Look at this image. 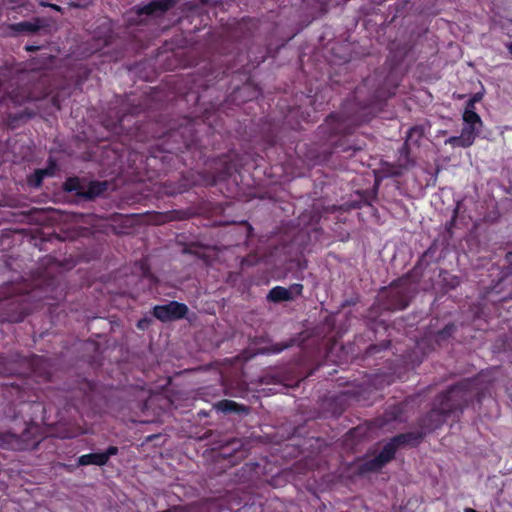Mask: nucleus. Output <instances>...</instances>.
<instances>
[{"mask_svg": "<svg viewBox=\"0 0 512 512\" xmlns=\"http://www.w3.org/2000/svg\"><path fill=\"white\" fill-rule=\"evenodd\" d=\"M374 82L372 77L364 79L357 86L351 98L344 101L339 113H332L318 127V136L330 147L329 154L345 153L349 156L361 151L365 143L358 139L353 131L363 123L369 122L375 108L396 94L397 83L386 78L383 85L369 91Z\"/></svg>", "mask_w": 512, "mask_h": 512, "instance_id": "1", "label": "nucleus"}, {"mask_svg": "<svg viewBox=\"0 0 512 512\" xmlns=\"http://www.w3.org/2000/svg\"><path fill=\"white\" fill-rule=\"evenodd\" d=\"M198 125L196 120L184 117L178 127L169 129L162 136H157L156 146L159 152L164 153L160 158L165 160L175 155L186 166L207 164L209 158L206 159V148L198 136ZM152 137L156 138V135Z\"/></svg>", "mask_w": 512, "mask_h": 512, "instance_id": "2", "label": "nucleus"}, {"mask_svg": "<svg viewBox=\"0 0 512 512\" xmlns=\"http://www.w3.org/2000/svg\"><path fill=\"white\" fill-rule=\"evenodd\" d=\"M55 60L54 55L41 53L27 62L26 66L29 71L21 70L14 64L0 67V88L4 87L7 91L5 100L9 99L15 104H24L37 99L29 83L36 72L52 69Z\"/></svg>", "mask_w": 512, "mask_h": 512, "instance_id": "3", "label": "nucleus"}, {"mask_svg": "<svg viewBox=\"0 0 512 512\" xmlns=\"http://www.w3.org/2000/svg\"><path fill=\"white\" fill-rule=\"evenodd\" d=\"M471 386L470 380H462L441 393L431 410L421 418V428L426 432L434 431L440 428L447 418L461 414L472 396Z\"/></svg>", "mask_w": 512, "mask_h": 512, "instance_id": "4", "label": "nucleus"}, {"mask_svg": "<svg viewBox=\"0 0 512 512\" xmlns=\"http://www.w3.org/2000/svg\"><path fill=\"white\" fill-rule=\"evenodd\" d=\"M237 156V153L230 151L211 159L210 168L212 171H189L187 175H183L178 187L169 193L171 195L181 194L193 186H214L219 182L226 181L237 171L235 162Z\"/></svg>", "mask_w": 512, "mask_h": 512, "instance_id": "5", "label": "nucleus"}, {"mask_svg": "<svg viewBox=\"0 0 512 512\" xmlns=\"http://www.w3.org/2000/svg\"><path fill=\"white\" fill-rule=\"evenodd\" d=\"M4 385L6 387V396L11 397V403L19 407L18 412L11 416L12 418H21L25 423L27 421L32 422L35 420L33 416L26 419L22 413L28 411H44L43 404L38 401L35 394L31 393L29 377H19L16 381L5 383Z\"/></svg>", "mask_w": 512, "mask_h": 512, "instance_id": "6", "label": "nucleus"}, {"mask_svg": "<svg viewBox=\"0 0 512 512\" xmlns=\"http://www.w3.org/2000/svg\"><path fill=\"white\" fill-rule=\"evenodd\" d=\"M415 294L411 280L403 276L394 280L388 288L384 289L381 305L388 311H400L406 309Z\"/></svg>", "mask_w": 512, "mask_h": 512, "instance_id": "7", "label": "nucleus"}, {"mask_svg": "<svg viewBox=\"0 0 512 512\" xmlns=\"http://www.w3.org/2000/svg\"><path fill=\"white\" fill-rule=\"evenodd\" d=\"M139 112L140 108L135 106L128 113L117 116L116 120L110 117L105 118L103 125L108 131L116 135H125L136 141H144L146 139V136L143 135L145 125L139 124L138 121L134 120Z\"/></svg>", "mask_w": 512, "mask_h": 512, "instance_id": "8", "label": "nucleus"}, {"mask_svg": "<svg viewBox=\"0 0 512 512\" xmlns=\"http://www.w3.org/2000/svg\"><path fill=\"white\" fill-rule=\"evenodd\" d=\"M465 126L461 130L459 136H451L445 140V144L452 147L468 148L473 145L479 128L483 126V121L479 114L473 110H464L462 115Z\"/></svg>", "mask_w": 512, "mask_h": 512, "instance_id": "9", "label": "nucleus"}, {"mask_svg": "<svg viewBox=\"0 0 512 512\" xmlns=\"http://www.w3.org/2000/svg\"><path fill=\"white\" fill-rule=\"evenodd\" d=\"M28 295L17 294L0 300V322L18 323L30 314Z\"/></svg>", "mask_w": 512, "mask_h": 512, "instance_id": "10", "label": "nucleus"}, {"mask_svg": "<svg viewBox=\"0 0 512 512\" xmlns=\"http://www.w3.org/2000/svg\"><path fill=\"white\" fill-rule=\"evenodd\" d=\"M189 308L186 304L170 301L167 304L156 305L153 308V316L161 322H171L183 319L187 316Z\"/></svg>", "mask_w": 512, "mask_h": 512, "instance_id": "11", "label": "nucleus"}, {"mask_svg": "<svg viewBox=\"0 0 512 512\" xmlns=\"http://www.w3.org/2000/svg\"><path fill=\"white\" fill-rule=\"evenodd\" d=\"M393 459L392 447L384 445L377 456L366 458L358 464V472L360 474L377 472Z\"/></svg>", "mask_w": 512, "mask_h": 512, "instance_id": "12", "label": "nucleus"}, {"mask_svg": "<svg viewBox=\"0 0 512 512\" xmlns=\"http://www.w3.org/2000/svg\"><path fill=\"white\" fill-rule=\"evenodd\" d=\"M425 436V432L422 431H410L405 433H400L394 437H392L389 442L385 445L392 447L393 456L395 457L396 451L399 447L402 446H411L415 447L423 440Z\"/></svg>", "mask_w": 512, "mask_h": 512, "instance_id": "13", "label": "nucleus"}, {"mask_svg": "<svg viewBox=\"0 0 512 512\" xmlns=\"http://www.w3.org/2000/svg\"><path fill=\"white\" fill-rule=\"evenodd\" d=\"M178 0H151L149 3L135 7L137 16L162 14L176 6Z\"/></svg>", "mask_w": 512, "mask_h": 512, "instance_id": "14", "label": "nucleus"}, {"mask_svg": "<svg viewBox=\"0 0 512 512\" xmlns=\"http://www.w3.org/2000/svg\"><path fill=\"white\" fill-rule=\"evenodd\" d=\"M118 453L117 446H109L104 452L99 453H89L81 455L78 458V465L80 466H88V465H96V466H104L108 463L109 458L111 456H115Z\"/></svg>", "mask_w": 512, "mask_h": 512, "instance_id": "15", "label": "nucleus"}, {"mask_svg": "<svg viewBox=\"0 0 512 512\" xmlns=\"http://www.w3.org/2000/svg\"><path fill=\"white\" fill-rule=\"evenodd\" d=\"M405 412V406L402 403H395L386 408L384 414L379 418L378 425L380 427L385 426L391 422L403 421Z\"/></svg>", "mask_w": 512, "mask_h": 512, "instance_id": "16", "label": "nucleus"}, {"mask_svg": "<svg viewBox=\"0 0 512 512\" xmlns=\"http://www.w3.org/2000/svg\"><path fill=\"white\" fill-rule=\"evenodd\" d=\"M215 408L226 414H248L249 407L243 404H238L233 400L224 399L216 403Z\"/></svg>", "mask_w": 512, "mask_h": 512, "instance_id": "17", "label": "nucleus"}, {"mask_svg": "<svg viewBox=\"0 0 512 512\" xmlns=\"http://www.w3.org/2000/svg\"><path fill=\"white\" fill-rule=\"evenodd\" d=\"M309 117V113L300 112V107H292L289 109L285 119L292 129L297 130L301 122L309 121Z\"/></svg>", "mask_w": 512, "mask_h": 512, "instance_id": "18", "label": "nucleus"}, {"mask_svg": "<svg viewBox=\"0 0 512 512\" xmlns=\"http://www.w3.org/2000/svg\"><path fill=\"white\" fill-rule=\"evenodd\" d=\"M107 190V182L92 181L84 188L83 198L93 200Z\"/></svg>", "mask_w": 512, "mask_h": 512, "instance_id": "19", "label": "nucleus"}, {"mask_svg": "<svg viewBox=\"0 0 512 512\" xmlns=\"http://www.w3.org/2000/svg\"><path fill=\"white\" fill-rule=\"evenodd\" d=\"M95 51H101V55H110V46L116 44V39L113 36V33L110 29L104 35L103 38H95Z\"/></svg>", "mask_w": 512, "mask_h": 512, "instance_id": "20", "label": "nucleus"}, {"mask_svg": "<svg viewBox=\"0 0 512 512\" xmlns=\"http://www.w3.org/2000/svg\"><path fill=\"white\" fill-rule=\"evenodd\" d=\"M425 129L421 125L413 126L409 129L405 143L403 145L404 150H408L409 145L413 144L416 146L420 145V140L424 137Z\"/></svg>", "mask_w": 512, "mask_h": 512, "instance_id": "21", "label": "nucleus"}, {"mask_svg": "<svg viewBox=\"0 0 512 512\" xmlns=\"http://www.w3.org/2000/svg\"><path fill=\"white\" fill-rule=\"evenodd\" d=\"M267 300L273 303H280L284 301H291L292 296L290 295L287 288L282 286H275L269 291Z\"/></svg>", "mask_w": 512, "mask_h": 512, "instance_id": "22", "label": "nucleus"}, {"mask_svg": "<svg viewBox=\"0 0 512 512\" xmlns=\"http://www.w3.org/2000/svg\"><path fill=\"white\" fill-rule=\"evenodd\" d=\"M34 116H35V112L33 110H29V109L25 108L20 112H17L14 114H12V113L9 114L7 117V122L11 128H16L19 126L20 122H22L24 120L31 119Z\"/></svg>", "mask_w": 512, "mask_h": 512, "instance_id": "23", "label": "nucleus"}, {"mask_svg": "<svg viewBox=\"0 0 512 512\" xmlns=\"http://www.w3.org/2000/svg\"><path fill=\"white\" fill-rule=\"evenodd\" d=\"M63 187L65 191L74 192L76 196L83 198L85 185L78 177L68 178Z\"/></svg>", "mask_w": 512, "mask_h": 512, "instance_id": "24", "label": "nucleus"}, {"mask_svg": "<svg viewBox=\"0 0 512 512\" xmlns=\"http://www.w3.org/2000/svg\"><path fill=\"white\" fill-rule=\"evenodd\" d=\"M247 90L250 91V94L246 98H243L242 101L251 100L252 98L257 97V95L259 94V91L256 89V87H251L250 84L247 83L233 91L231 95L233 100H237L240 97V95H242Z\"/></svg>", "mask_w": 512, "mask_h": 512, "instance_id": "25", "label": "nucleus"}, {"mask_svg": "<svg viewBox=\"0 0 512 512\" xmlns=\"http://www.w3.org/2000/svg\"><path fill=\"white\" fill-rule=\"evenodd\" d=\"M208 0H191L187 1L182 6L183 12H189L192 14L201 13L202 6L207 4Z\"/></svg>", "mask_w": 512, "mask_h": 512, "instance_id": "26", "label": "nucleus"}, {"mask_svg": "<svg viewBox=\"0 0 512 512\" xmlns=\"http://www.w3.org/2000/svg\"><path fill=\"white\" fill-rule=\"evenodd\" d=\"M455 331H456V325L454 323L451 322V323L446 324L441 330H439L436 333V335H435L436 342L440 343L442 341H446L447 339L452 337V335L455 333Z\"/></svg>", "mask_w": 512, "mask_h": 512, "instance_id": "27", "label": "nucleus"}, {"mask_svg": "<svg viewBox=\"0 0 512 512\" xmlns=\"http://www.w3.org/2000/svg\"><path fill=\"white\" fill-rule=\"evenodd\" d=\"M391 342L389 340L382 341L378 344L370 345L365 352L367 357L376 356L378 353L387 350L390 347Z\"/></svg>", "mask_w": 512, "mask_h": 512, "instance_id": "28", "label": "nucleus"}, {"mask_svg": "<svg viewBox=\"0 0 512 512\" xmlns=\"http://www.w3.org/2000/svg\"><path fill=\"white\" fill-rule=\"evenodd\" d=\"M11 29L15 32H36L38 30V26L29 21H22L12 24Z\"/></svg>", "mask_w": 512, "mask_h": 512, "instance_id": "29", "label": "nucleus"}, {"mask_svg": "<svg viewBox=\"0 0 512 512\" xmlns=\"http://www.w3.org/2000/svg\"><path fill=\"white\" fill-rule=\"evenodd\" d=\"M358 200L346 203L347 209H360L363 206H371L370 201L367 199L365 192L357 193Z\"/></svg>", "mask_w": 512, "mask_h": 512, "instance_id": "30", "label": "nucleus"}, {"mask_svg": "<svg viewBox=\"0 0 512 512\" xmlns=\"http://www.w3.org/2000/svg\"><path fill=\"white\" fill-rule=\"evenodd\" d=\"M292 344H293V341L274 343V344H271L270 346L265 347L263 349V351L267 354H278V353L284 351L285 349L289 348L290 346H292Z\"/></svg>", "mask_w": 512, "mask_h": 512, "instance_id": "31", "label": "nucleus"}, {"mask_svg": "<svg viewBox=\"0 0 512 512\" xmlns=\"http://www.w3.org/2000/svg\"><path fill=\"white\" fill-rule=\"evenodd\" d=\"M46 171L36 169L33 174L28 177V183L32 187H40L44 178Z\"/></svg>", "mask_w": 512, "mask_h": 512, "instance_id": "32", "label": "nucleus"}, {"mask_svg": "<svg viewBox=\"0 0 512 512\" xmlns=\"http://www.w3.org/2000/svg\"><path fill=\"white\" fill-rule=\"evenodd\" d=\"M40 360L41 359L37 356H32V357L23 359V363L29 368V376L31 374H34V375L39 374L37 372L36 366L40 362Z\"/></svg>", "mask_w": 512, "mask_h": 512, "instance_id": "33", "label": "nucleus"}, {"mask_svg": "<svg viewBox=\"0 0 512 512\" xmlns=\"http://www.w3.org/2000/svg\"><path fill=\"white\" fill-rule=\"evenodd\" d=\"M238 229L242 231L244 236V241H247L249 238H251L253 234V227L251 224H249L247 221H241L238 224Z\"/></svg>", "mask_w": 512, "mask_h": 512, "instance_id": "34", "label": "nucleus"}, {"mask_svg": "<svg viewBox=\"0 0 512 512\" xmlns=\"http://www.w3.org/2000/svg\"><path fill=\"white\" fill-rule=\"evenodd\" d=\"M265 142V148H270L275 146L278 143V136L274 131H269L263 137Z\"/></svg>", "mask_w": 512, "mask_h": 512, "instance_id": "35", "label": "nucleus"}, {"mask_svg": "<svg viewBox=\"0 0 512 512\" xmlns=\"http://www.w3.org/2000/svg\"><path fill=\"white\" fill-rule=\"evenodd\" d=\"M287 289L289 290V293L292 296V300H293L295 296L302 295L303 285L300 283H294V284L290 285Z\"/></svg>", "mask_w": 512, "mask_h": 512, "instance_id": "36", "label": "nucleus"}, {"mask_svg": "<svg viewBox=\"0 0 512 512\" xmlns=\"http://www.w3.org/2000/svg\"><path fill=\"white\" fill-rule=\"evenodd\" d=\"M6 437L10 438L8 444L11 446L12 449H21V443H20V437L16 434H7Z\"/></svg>", "mask_w": 512, "mask_h": 512, "instance_id": "37", "label": "nucleus"}, {"mask_svg": "<svg viewBox=\"0 0 512 512\" xmlns=\"http://www.w3.org/2000/svg\"><path fill=\"white\" fill-rule=\"evenodd\" d=\"M7 96V91L4 87H1L0 88V104H3V105H14V106H19L20 104H15L13 103L12 101H10L9 99L5 100V97Z\"/></svg>", "mask_w": 512, "mask_h": 512, "instance_id": "38", "label": "nucleus"}, {"mask_svg": "<svg viewBox=\"0 0 512 512\" xmlns=\"http://www.w3.org/2000/svg\"><path fill=\"white\" fill-rule=\"evenodd\" d=\"M267 54H268L267 49H262L261 50V56L260 57H255V59L252 61L253 67H256L260 63L264 62L265 59L267 58Z\"/></svg>", "mask_w": 512, "mask_h": 512, "instance_id": "39", "label": "nucleus"}, {"mask_svg": "<svg viewBox=\"0 0 512 512\" xmlns=\"http://www.w3.org/2000/svg\"><path fill=\"white\" fill-rule=\"evenodd\" d=\"M196 247L195 244H191L189 246H187L186 248H184L183 252L184 253H188V254H193V255H196L198 257H202V255H200L194 248Z\"/></svg>", "mask_w": 512, "mask_h": 512, "instance_id": "40", "label": "nucleus"}, {"mask_svg": "<svg viewBox=\"0 0 512 512\" xmlns=\"http://www.w3.org/2000/svg\"><path fill=\"white\" fill-rule=\"evenodd\" d=\"M482 98H483V93L477 92V93L473 94L469 98V100L473 101L476 104V103L480 102L482 100Z\"/></svg>", "mask_w": 512, "mask_h": 512, "instance_id": "41", "label": "nucleus"}, {"mask_svg": "<svg viewBox=\"0 0 512 512\" xmlns=\"http://www.w3.org/2000/svg\"><path fill=\"white\" fill-rule=\"evenodd\" d=\"M54 169H55V165L54 164H52L51 166L43 169L44 171H46L45 177L46 176H53L54 175Z\"/></svg>", "mask_w": 512, "mask_h": 512, "instance_id": "42", "label": "nucleus"}, {"mask_svg": "<svg viewBox=\"0 0 512 512\" xmlns=\"http://www.w3.org/2000/svg\"><path fill=\"white\" fill-rule=\"evenodd\" d=\"M475 103L471 100H468L466 105H465V108L464 110H473V111H476V107H475Z\"/></svg>", "mask_w": 512, "mask_h": 512, "instance_id": "43", "label": "nucleus"}, {"mask_svg": "<svg viewBox=\"0 0 512 512\" xmlns=\"http://www.w3.org/2000/svg\"><path fill=\"white\" fill-rule=\"evenodd\" d=\"M39 49H40L39 46L32 45V44H27L25 46V50L28 51V52H35V51H38Z\"/></svg>", "mask_w": 512, "mask_h": 512, "instance_id": "44", "label": "nucleus"}, {"mask_svg": "<svg viewBox=\"0 0 512 512\" xmlns=\"http://www.w3.org/2000/svg\"><path fill=\"white\" fill-rule=\"evenodd\" d=\"M124 57V53L122 51H116L114 54H111V58L115 61Z\"/></svg>", "mask_w": 512, "mask_h": 512, "instance_id": "45", "label": "nucleus"}, {"mask_svg": "<svg viewBox=\"0 0 512 512\" xmlns=\"http://www.w3.org/2000/svg\"><path fill=\"white\" fill-rule=\"evenodd\" d=\"M8 371V369L6 368L5 366V363H4V359L3 357L0 355V374L2 373H6Z\"/></svg>", "mask_w": 512, "mask_h": 512, "instance_id": "46", "label": "nucleus"}, {"mask_svg": "<svg viewBox=\"0 0 512 512\" xmlns=\"http://www.w3.org/2000/svg\"><path fill=\"white\" fill-rule=\"evenodd\" d=\"M52 103H53V106L56 107L57 110H60L61 109V106H60V102H59V99L58 97L54 96L52 98Z\"/></svg>", "mask_w": 512, "mask_h": 512, "instance_id": "47", "label": "nucleus"}, {"mask_svg": "<svg viewBox=\"0 0 512 512\" xmlns=\"http://www.w3.org/2000/svg\"><path fill=\"white\" fill-rule=\"evenodd\" d=\"M505 259L506 261L510 264L511 266V272H512V251H508L505 255Z\"/></svg>", "mask_w": 512, "mask_h": 512, "instance_id": "48", "label": "nucleus"}, {"mask_svg": "<svg viewBox=\"0 0 512 512\" xmlns=\"http://www.w3.org/2000/svg\"><path fill=\"white\" fill-rule=\"evenodd\" d=\"M358 431H359V428H354V429H351V430L349 431V433H350L351 435H354V434H356Z\"/></svg>", "mask_w": 512, "mask_h": 512, "instance_id": "49", "label": "nucleus"}, {"mask_svg": "<svg viewBox=\"0 0 512 512\" xmlns=\"http://www.w3.org/2000/svg\"><path fill=\"white\" fill-rule=\"evenodd\" d=\"M123 222H129L130 219L127 217L118 216Z\"/></svg>", "mask_w": 512, "mask_h": 512, "instance_id": "50", "label": "nucleus"}, {"mask_svg": "<svg viewBox=\"0 0 512 512\" xmlns=\"http://www.w3.org/2000/svg\"><path fill=\"white\" fill-rule=\"evenodd\" d=\"M464 512H478V511H476V510H475V509H473V508H466V509L464 510Z\"/></svg>", "mask_w": 512, "mask_h": 512, "instance_id": "51", "label": "nucleus"}, {"mask_svg": "<svg viewBox=\"0 0 512 512\" xmlns=\"http://www.w3.org/2000/svg\"><path fill=\"white\" fill-rule=\"evenodd\" d=\"M508 50L512 54V43L508 46Z\"/></svg>", "mask_w": 512, "mask_h": 512, "instance_id": "52", "label": "nucleus"}]
</instances>
